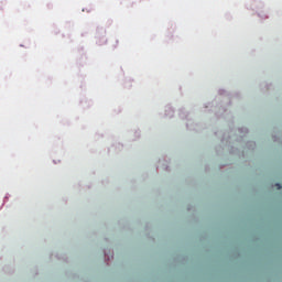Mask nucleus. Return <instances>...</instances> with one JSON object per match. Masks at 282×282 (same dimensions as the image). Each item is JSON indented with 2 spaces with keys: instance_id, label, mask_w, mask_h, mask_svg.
<instances>
[{
  "instance_id": "1",
  "label": "nucleus",
  "mask_w": 282,
  "mask_h": 282,
  "mask_svg": "<svg viewBox=\"0 0 282 282\" xmlns=\"http://www.w3.org/2000/svg\"><path fill=\"white\" fill-rule=\"evenodd\" d=\"M275 186H276L278 191H281V188H282L281 184L276 183Z\"/></svg>"
}]
</instances>
